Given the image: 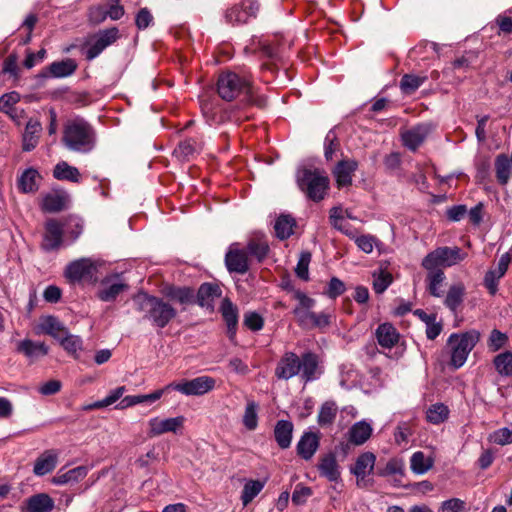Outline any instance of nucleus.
I'll return each mask as SVG.
<instances>
[{
	"instance_id": "nucleus-44",
	"label": "nucleus",
	"mask_w": 512,
	"mask_h": 512,
	"mask_svg": "<svg viewBox=\"0 0 512 512\" xmlns=\"http://www.w3.org/2000/svg\"><path fill=\"white\" fill-rule=\"evenodd\" d=\"M444 280L445 274L442 270L432 271L428 273L427 289L432 296L440 298L444 295V290L442 289Z\"/></svg>"
},
{
	"instance_id": "nucleus-22",
	"label": "nucleus",
	"mask_w": 512,
	"mask_h": 512,
	"mask_svg": "<svg viewBox=\"0 0 512 512\" xmlns=\"http://www.w3.org/2000/svg\"><path fill=\"white\" fill-rule=\"evenodd\" d=\"M221 293L222 291L218 284L203 283L198 289L196 302L203 308L213 310L214 302L221 296Z\"/></svg>"
},
{
	"instance_id": "nucleus-3",
	"label": "nucleus",
	"mask_w": 512,
	"mask_h": 512,
	"mask_svg": "<svg viewBox=\"0 0 512 512\" xmlns=\"http://www.w3.org/2000/svg\"><path fill=\"white\" fill-rule=\"evenodd\" d=\"M294 298L298 304L293 309V315L299 327L304 330L319 329L324 330L332 324L335 318L334 314L329 311L319 313L313 312L316 301L304 292L296 290Z\"/></svg>"
},
{
	"instance_id": "nucleus-30",
	"label": "nucleus",
	"mask_w": 512,
	"mask_h": 512,
	"mask_svg": "<svg viewBox=\"0 0 512 512\" xmlns=\"http://www.w3.org/2000/svg\"><path fill=\"white\" fill-rule=\"evenodd\" d=\"M69 201V195L64 191H53L46 194L42 200V209L46 212H59Z\"/></svg>"
},
{
	"instance_id": "nucleus-29",
	"label": "nucleus",
	"mask_w": 512,
	"mask_h": 512,
	"mask_svg": "<svg viewBox=\"0 0 512 512\" xmlns=\"http://www.w3.org/2000/svg\"><path fill=\"white\" fill-rule=\"evenodd\" d=\"M17 351L24 354L30 360H36L46 356L49 352L48 346L44 342H36L31 339H24L17 344Z\"/></svg>"
},
{
	"instance_id": "nucleus-26",
	"label": "nucleus",
	"mask_w": 512,
	"mask_h": 512,
	"mask_svg": "<svg viewBox=\"0 0 512 512\" xmlns=\"http://www.w3.org/2000/svg\"><path fill=\"white\" fill-rule=\"evenodd\" d=\"M59 453L56 450L50 449L44 451L35 461L33 473L36 476H44L52 472L58 461Z\"/></svg>"
},
{
	"instance_id": "nucleus-6",
	"label": "nucleus",
	"mask_w": 512,
	"mask_h": 512,
	"mask_svg": "<svg viewBox=\"0 0 512 512\" xmlns=\"http://www.w3.org/2000/svg\"><path fill=\"white\" fill-rule=\"evenodd\" d=\"M217 92L225 101H232L241 95L248 96L251 93L250 81L234 72H226L218 78Z\"/></svg>"
},
{
	"instance_id": "nucleus-19",
	"label": "nucleus",
	"mask_w": 512,
	"mask_h": 512,
	"mask_svg": "<svg viewBox=\"0 0 512 512\" xmlns=\"http://www.w3.org/2000/svg\"><path fill=\"white\" fill-rule=\"evenodd\" d=\"M302 379L305 382H311L319 378L321 370L319 369L318 356L313 352H306L300 357Z\"/></svg>"
},
{
	"instance_id": "nucleus-60",
	"label": "nucleus",
	"mask_w": 512,
	"mask_h": 512,
	"mask_svg": "<svg viewBox=\"0 0 512 512\" xmlns=\"http://www.w3.org/2000/svg\"><path fill=\"white\" fill-rule=\"evenodd\" d=\"M489 440L497 445H508L512 443V429L507 427H503L495 430L491 435Z\"/></svg>"
},
{
	"instance_id": "nucleus-53",
	"label": "nucleus",
	"mask_w": 512,
	"mask_h": 512,
	"mask_svg": "<svg viewBox=\"0 0 512 512\" xmlns=\"http://www.w3.org/2000/svg\"><path fill=\"white\" fill-rule=\"evenodd\" d=\"M337 413V406L334 402H325L318 414V423L321 426L330 425L333 423Z\"/></svg>"
},
{
	"instance_id": "nucleus-59",
	"label": "nucleus",
	"mask_w": 512,
	"mask_h": 512,
	"mask_svg": "<svg viewBox=\"0 0 512 512\" xmlns=\"http://www.w3.org/2000/svg\"><path fill=\"white\" fill-rule=\"evenodd\" d=\"M311 261V254L309 252H303L301 253L297 266L295 268L296 275L304 280L307 281L309 279V264Z\"/></svg>"
},
{
	"instance_id": "nucleus-42",
	"label": "nucleus",
	"mask_w": 512,
	"mask_h": 512,
	"mask_svg": "<svg viewBox=\"0 0 512 512\" xmlns=\"http://www.w3.org/2000/svg\"><path fill=\"white\" fill-rule=\"evenodd\" d=\"M61 224L68 243L74 242L83 231V222L78 217H69L64 222H61Z\"/></svg>"
},
{
	"instance_id": "nucleus-55",
	"label": "nucleus",
	"mask_w": 512,
	"mask_h": 512,
	"mask_svg": "<svg viewBox=\"0 0 512 512\" xmlns=\"http://www.w3.org/2000/svg\"><path fill=\"white\" fill-rule=\"evenodd\" d=\"M421 54H425L423 59L435 57L436 55H438L437 44L434 42L421 43L415 48H413L410 53L411 57H417L420 56Z\"/></svg>"
},
{
	"instance_id": "nucleus-31",
	"label": "nucleus",
	"mask_w": 512,
	"mask_h": 512,
	"mask_svg": "<svg viewBox=\"0 0 512 512\" xmlns=\"http://www.w3.org/2000/svg\"><path fill=\"white\" fill-rule=\"evenodd\" d=\"M373 428L365 420L356 422L348 431V440L356 446L363 445L372 435Z\"/></svg>"
},
{
	"instance_id": "nucleus-62",
	"label": "nucleus",
	"mask_w": 512,
	"mask_h": 512,
	"mask_svg": "<svg viewBox=\"0 0 512 512\" xmlns=\"http://www.w3.org/2000/svg\"><path fill=\"white\" fill-rule=\"evenodd\" d=\"M195 151V141L192 139H186L178 144L174 150V153L179 158L187 159L192 156Z\"/></svg>"
},
{
	"instance_id": "nucleus-64",
	"label": "nucleus",
	"mask_w": 512,
	"mask_h": 512,
	"mask_svg": "<svg viewBox=\"0 0 512 512\" xmlns=\"http://www.w3.org/2000/svg\"><path fill=\"white\" fill-rule=\"evenodd\" d=\"M466 504L459 498H451L442 502L440 512H465Z\"/></svg>"
},
{
	"instance_id": "nucleus-5",
	"label": "nucleus",
	"mask_w": 512,
	"mask_h": 512,
	"mask_svg": "<svg viewBox=\"0 0 512 512\" xmlns=\"http://www.w3.org/2000/svg\"><path fill=\"white\" fill-rule=\"evenodd\" d=\"M480 333L470 330L464 333H453L449 336L447 344L451 347V365L458 369L462 367L470 352L479 341Z\"/></svg>"
},
{
	"instance_id": "nucleus-52",
	"label": "nucleus",
	"mask_w": 512,
	"mask_h": 512,
	"mask_svg": "<svg viewBox=\"0 0 512 512\" xmlns=\"http://www.w3.org/2000/svg\"><path fill=\"white\" fill-rule=\"evenodd\" d=\"M426 79V76L405 74L400 81V88L405 94H411L415 92Z\"/></svg>"
},
{
	"instance_id": "nucleus-40",
	"label": "nucleus",
	"mask_w": 512,
	"mask_h": 512,
	"mask_svg": "<svg viewBox=\"0 0 512 512\" xmlns=\"http://www.w3.org/2000/svg\"><path fill=\"white\" fill-rule=\"evenodd\" d=\"M87 473L88 469L85 466H78L66 472L59 471L53 478V483L56 485L75 483L86 477Z\"/></svg>"
},
{
	"instance_id": "nucleus-48",
	"label": "nucleus",
	"mask_w": 512,
	"mask_h": 512,
	"mask_svg": "<svg viewBox=\"0 0 512 512\" xmlns=\"http://www.w3.org/2000/svg\"><path fill=\"white\" fill-rule=\"evenodd\" d=\"M58 342L67 353L76 358L78 357V352L83 348L82 339L77 335L70 334L68 331L58 340Z\"/></svg>"
},
{
	"instance_id": "nucleus-46",
	"label": "nucleus",
	"mask_w": 512,
	"mask_h": 512,
	"mask_svg": "<svg viewBox=\"0 0 512 512\" xmlns=\"http://www.w3.org/2000/svg\"><path fill=\"white\" fill-rule=\"evenodd\" d=\"M295 220L288 215H281L276 219L274 229L276 236L281 239H287L293 234Z\"/></svg>"
},
{
	"instance_id": "nucleus-51",
	"label": "nucleus",
	"mask_w": 512,
	"mask_h": 512,
	"mask_svg": "<svg viewBox=\"0 0 512 512\" xmlns=\"http://www.w3.org/2000/svg\"><path fill=\"white\" fill-rule=\"evenodd\" d=\"M248 255L255 257L258 261H262L269 251L268 243L260 238L249 241L246 249Z\"/></svg>"
},
{
	"instance_id": "nucleus-21",
	"label": "nucleus",
	"mask_w": 512,
	"mask_h": 512,
	"mask_svg": "<svg viewBox=\"0 0 512 512\" xmlns=\"http://www.w3.org/2000/svg\"><path fill=\"white\" fill-rule=\"evenodd\" d=\"M67 328L55 316L48 315L40 318L37 325V334H47L57 341L67 332Z\"/></svg>"
},
{
	"instance_id": "nucleus-41",
	"label": "nucleus",
	"mask_w": 512,
	"mask_h": 512,
	"mask_svg": "<svg viewBox=\"0 0 512 512\" xmlns=\"http://www.w3.org/2000/svg\"><path fill=\"white\" fill-rule=\"evenodd\" d=\"M436 250L444 267L456 265L466 257V254L461 253V249L458 247H439Z\"/></svg>"
},
{
	"instance_id": "nucleus-32",
	"label": "nucleus",
	"mask_w": 512,
	"mask_h": 512,
	"mask_svg": "<svg viewBox=\"0 0 512 512\" xmlns=\"http://www.w3.org/2000/svg\"><path fill=\"white\" fill-rule=\"evenodd\" d=\"M53 508V499L45 493L33 495L25 501V512H50Z\"/></svg>"
},
{
	"instance_id": "nucleus-47",
	"label": "nucleus",
	"mask_w": 512,
	"mask_h": 512,
	"mask_svg": "<svg viewBox=\"0 0 512 512\" xmlns=\"http://www.w3.org/2000/svg\"><path fill=\"white\" fill-rule=\"evenodd\" d=\"M493 364L495 366L496 371L499 375L505 377H512V352L505 351L503 353L498 354L494 360Z\"/></svg>"
},
{
	"instance_id": "nucleus-38",
	"label": "nucleus",
	"mask_w": 512,
	"mask_h": 512,
	"mask_svg": "<svg viewBox=\"0 0 512 512\" xmlns=\"http://www.w3.org/2000/svg\"><path fill=\"white\" fill-rule=\"evenodd\" d=\"M376 456L371 452H365L358 456L355 465L351 468L353 473L358 479H364L370 474L375 465Z\"/></svg>"
},
{
	"instance_id": "nucleus-63",
	"label": "nucleus",
	"mask_w": 512,
	"mask_h": 512,
	"mask_svg": "<svg viewBox=\"0 0 512 512\" xmlns=\"http://www.w3.org/2000/svg\"><path fill=\"white\" fill-rule=\"evenodd\" d=\"M345 289V284L342 280L337 277H332L328 283L325 295L330 299H336L345 292Z\"/></svg>"
},
{
	"instance_id": "nucleus-13",
	"label": "nucleus",
	"mask_w": 512,
	"mask_h": 512,
	"mask_svg": "<svg viewBox=\"0 0 512 512\" xmlns=\"http://www.w3.org/2000/svg\"><path fill=\"white\" fill-rule=\"evenodd\" d=\"M185 422L184 416L161 419L159 417L151 418L148 421L149 437H157L164 433H178L183 428Z\"/></svg>"
},
{
	"instance_id": "nucleus-50",
	"label": "nucleus",
	"mask_w": 512,
	"mask_h": 512,
	"mask_svg": "<svg viewBox=\"0 0 512 512\" xmlns=\"http://www.w3.org/2000/svg\"><path fill=\"white\" fill-rule=\"evenodd\" d=\"M449 416V408L443 403L431 405L426 411L428 422L438 425L443 423Z\"/></svg>"
},
{
	"instance_id": "nucleus-15",
	"label": "nucleus",
	"mask_w": 512,
	"mask_h": 512,
	"mask_svg": "<svg viewBox=\"0 0 512 512\" xmlns=\"http://www.w3.org/2000/svg\"><path fill=\"white\" fill-rule=\"evenodd\" d=\"M225 263L230 272L244 274L249 269L248 253L240 249L237 243L231 244L225 256Z\"/></svg>"
},
{
	"instance_id": "nucleus-49",
	"label": "nucleus",
	"mask_w": 512,
	"mask_h": 512,
	"mask_svg": "<svg viewBox=\"0 0 512 512\" xmlns=\"http://www.w3.org/2000/svg\"><path fill=\"white\" fill-rule=\"evenodd\" d=\"M258 410L259 405L254 400H248L246 403L244 415H243V425L246 429L253 431L258 426Z\"/></svg>"
},
{
	"instance_id": "nucleus-9",
	"label": "nucleus",
	"mask_w": 512,
	"mask_h": 512,
	"mask_svg": "<svg viewBox=\"0 0 512 512\" xmlns=\"http://www.w3.org/2000/svg\"><path fill=\"white\" fill-rule=\"evenodd\" d=\"M128 288V284L124 282L120 275L106 276L100 281L97 297L103 302H112Z\"/></svg>"
},
{
	"instance_id": "nucleus-10",
	"label": "nucleus",
	"mask_w": 512,
	"mask_h": 512,
	"mask_svg": "<svg viewBox=\"0 0 512 512\" xmlns=\"http://www.w3.org/2000/svg\"><path fill=\"white\" fill-rule=\"evenodd\" d=\"M435 125L431 122H424L413 126L401 134L403 145L410 151H416L433 132Z\"/></svg>"
},
{
	"instance_id": "nucleus-4",
	"label": "nucleus",
	"mask_w": 512,
	"mask_h": 512,
	"mask_svg": "<svg viewBox=\"0 0 512 512\" xmlns=\"http://www.w3.org/2000/svg\"><path fill=\"white\" fill-rule=\"evenodd\" d=\"M297 184L308 199L319 202L327 195L330 181L324 170L302 168L297 172Z\"/></svg>"
},
{
	"instance_id": "nucleus-33",
	"label": "nucleus",
	"mask_w": 512,
	"mask_h": 512,
	"mask_svg": "<svg viewBox=\"0 0 512 512\" xmlns=\"http://www.w3.org/2000/svg\"><path fill=\"white\" fill-rule=\"evenodd\" d=\"M293 423L289 420L277 421L274 428L275 441L281 449L290 447L293 435Z\"/></svg>"
},
{
	"instance_id": "nucleus-23",
	"label": "nucleus",
	"mask_w": 512,
	"mask_h": 512,
	"mask_svg": "<svg viewBox=\"0 0 512 512\" xmlns=\"http://www.w3.org/2000/svg\"><path fill=\"white\" fill-rule=\"evenodd\" d=\"M41 180L42 177L37 169L27 168L17 178L18 190L26 194L35 193L39 189Z\"/></svg>"
},
{
	"instance_id": "nucleus-36",
	"label": "nucleus",
	"mask_w": 512,
	"mask_h": 512,
	"mask_svg": "<svg viewBox=\"0 0 512 512\" xmlns=\"http://www.w3.org/2000/svg\"><path fill=\"white\" fill-rule=\"evenodd\" d=\"M220 311L224 321L226 322L229 337L232 338L236 334L238 324V310L237 307L228 299H223Z\"/></svg>"
},
{
	"instance_id": "nucleus-58",
	"label": "nucleus",
	"mask_w": 512,
	"mask_h": 512,
	"mask_svg": "<svg viewBox=\"0 0 512 512\" xmlns=\"http://www.w3.org/2000/svg\"><path fill=\"white\" fill-rule=\"evenodd\" d=\"M503 276L504 275H500L499 272L494 268H491L486 272L484 276V286L487 288L491 295H495L497 293L499 280Z\"/></svg>"
},
{
	"instance_id": "nucleus-8",
	"label": "nucleus",
	"mask_w": 512,
	"mask_h": 512,
	"mask_svg": "<svg viewBox=\"0 0 512 512\" xmlns=\"http://www.w3.org/2000/svg\"><path fill=\"white\" fill-rule=\"evenodd\" d=\"M215 379L210 376H199L191 380L173 382L166 386V389H173L186 396H200L213 390Z\"/></svg>"
},
{
	"instance_id": "nucleus-2",
	"label": "nucleus",
	"mask_w": 512,
	"mask_h": 512,
	"mask_svg": "<svg viewBox=\"0 0 512 512\" xmlns=\"http://www.w3.org/2000/svg\"><path fill=\"white\" fill-rule=\"evenodd\" d=\"M137 311L153 327L163 329L177 316V310L163 298L139 292L133 297Z\"/></svg>"
},
{
	"instance_id": "nucleus-27",
	"label": "nucleus",
	"mask_w": 512,
	"mask_h": 512,
	"mask_svg": "<svg viewBox=\"0 0 512 512\" xmlns=\"http://www.w3.org/2000/svg\"><path fill=\"white\" fill-rule=\"evenodd\" d=\"M41 132L42 125L38 120L30 119L27 122L22 137V148L24 151L29 152L36 148Z\"/></svg>"
},
{
	"instance_id": "nucleus-16",
	"label": "nucleus",
	"mask_w": 512,
	"mask_h": 512,
	"mask_svg": "<svg viewBox=\"0 0 512 512\" xmlns=\"http://www.w3.org/2000/svg\"><path fill=\"white\" fill-rule=\"evenodd\" d=\"M66 241L63 226L60 221L51 219L46 222L43 248L46 251L58 249Z\"/></svg>"
},
{
	"instance_id": "nucleus-39",
	"label": "nucleus",
	"mask_w": 512,
	"mask_h": 512,
	"mask_svg": "<svg viewBox=\"0 0 512 512\" xmlns=\"http://www.w3.org/2000/svg\"><path fill=\"white\" fill-rule=\"evenodd\" d=\"M49 73L54 78H65L72 75L77 69V63L71 58L56 61L50 64Z\"/></svg>"
},
{
	"instance_id": "nucleus-12",
	"label": "nucleus",
	"mask_w": 512,
	"mask_h": 512,
	"mask_svg": "<svg viewBox=\"0 0 512 512\" xmlns=\"http://www.w3.org/2000/svg\"><path fill=\"white\" fill-rule=\"evenodd\" d=\"M95 272V263L89 258H81L66 266L65 277L71 282H80L93 277Z\"/></svg>"
},
{
	"instance_id": "nucleus-35",
	"label": "nucleus",
	"mask_w": 512,
	"mask_h": 512,
	"mask_svg": "<svg viewBox=\"0 0 512 512\" xmlns=\"http://www.w3.org/2000/svg\"><path fill=\"white\" fill-rule=\"evenodd\" d=\"M53 177L59 181H69L72 183H79L81 181L79 169L71 166L66 161H60L54 166Z\"/></svg>"
},
{
	"instance_id": "nucleus-57",
	"label": "nucleus",
	"mask_w": 512,
	"mask_h": 512,
	"mask_svg": "<svg viewBox=\"0 0 512 512\" xmlns=\"http://www.w3.org/2000/svg\"><path fill=\"white\" fill-rule=\"evenodd\" d=\"M392 283V277L390 273L379 272L373 274V289L375 293H383Z\"/></svg>"
},
{
	"instance_id": "nucleus-37",
	"label": "nucleus",
	"mask_w": 512,
	"mask_h": 512,
	"mask_svg": "<svg viewBox=\"0 0 512 512\" xmlns=\"http://www.w3.org/2000/svg\"><path fill=\"white\" fill-rule=\"evenodd\" d=\"M465 286L463 283L451 285L444 299V305L452 312L456 313L462 305L465 296Z\"/></svg>"
},
{
	"instance_id": "nucleus-34",
	"label": "nucleus",
	"mask_w": 512,
	"mask_h": 512,
	"mask_svg": "<svg viewBox=\"0 0 512 512\" xmlns=\"http://www.w3.org/2000/svg\"><path fill=\"white\" fill-rule=\"evenodd\" d=\"M494 166L497 182L506 186L512 177V161L506 154L501 153L496 156Z\"/></svg>"
},
{
	"instance_id": "nucleus-54",
	"label": "nucleus",
	"mask_w": 512,
	"mask_h": 512,
	"mask_svg": "<svg viewBox=\"0 0 512 512\" xmlns=\"http://www.w3.org/2000/svg\"><path fill=\"white\" fill-rule=\"evenodd\" d=\"M20 95L13 91L6 93L0 97V111L13 116V112H17L15 105L19 102Z\"/></svg>"
},
{
	"instance_id": "nucleus-14",
	"label": "nucleus",
	"mask_w": 512,
	"mask_h": 512,
	"mask_svg": "<svg viewBox=\"0 0 512 512\" xmlns=\"http://www.w3.org/2000/svg\"><path fill=\"white\" fill-rule=\"evenodd\" d=\"M300 370V357L294 352H286L275 368V376L278 379L289 380L298 375Z\"/></svg>"
},
{
	"instance_id": "nucleus-18",
	"label": "nucleus",
	"mask_w": 512,
	"mask_h": 512,
	"mask_svg": "<svg viewBox=\"0 0 512 512\" xmlns=\"http://www.w3.org/2000/svg\"><path fill=\"white\" fill-rule=\"evenodd\" d=\"M475 57L473 52H467L455 59L449 66L445 67L442 73L444 78L447 79V82L452 84L459 83L462 80L461 76H454L453 73L460 70L465 72L471 66Z\"/></svg>"
},
{
	"instance_id": "nucleus-11",
	"label": "nucleus",
	"mask_w": 512,
	"mask_h": 512,
	"mask_svg": "<svg viewBox=\"0 0 512 512\" xmlns=\"http://www.w3.org/2000/svg\"><path fill=\"white\" fill-rule=\"evenodd\" d=\"M259 9L257 2L253 0H242L239 5H235L225 12V19L230 24H242L256 16Z\"/></svg>"
},
{
	"instance_id": "nucleus-43",
	"label": "nucleus",
	"mask_w": 512,
	"mask_h": 512,
	"mask_svg": "<svg viewBox=\"0 0 512 512\" xmlns=\"http://www.w3.org/2000/svg\"><path fill=\"white\" fill-rule=\"evenodd\" d=\"M433 466V459L426 457L422 451H417L412 454L410 459V468L417 474L422 475L429 471Z\"/></svg>"
},
{
	"instance_id": "nucleus-24",
	"label": "nucleus",
	"mask_w": 512,
	"mask_h": 512,
	"mask_svg": "<svg viewBox=\"0 0 512 512\" xmlns=\"http://www.w3.org/2000/svg\"><path fill=\"white\" fill-rule=\"evenodd\" d=\"M375 337L379 346L391 349L398 343L400 334L391 323L386 322L377 327Z\"/></svg>"
},
{
	"instance_id": "nucleus-25",
	"label": "nucleus",
	"mask_w": 512,
	"mask_h": 512,
	"mask_svg": "<svg viewBox=\"0 0 512 512\" xmlns=\"http://www.w3.org/2000/svg\"><path fill=\"white\" fill-rule=\"evenodd\" d=\"M162 294L171 301L178 302L181 305H188L194 302V291L190 287H179L166 285L162 288Z\"/></svg>"
},
{
	"instance_id": "nucleus-56",
	"label": "nucleus",
	"mask_w": 512,
	"mask_h": 512,
	"mask_svg": "<svg viewBox=\"0 0 512 512\" xmlns=\"http://www.w3.org/2000/svg\"><path fill=\"white\" fill-rule=\"evenodd\" d=\"M507 342L508 336L505 333L494 329L491 331L488 339V348L490 351L496 352L503 348Z\"/></svg>"
},
{
	"instance_id": "nucleus-20",
	"label": "nucleus",
	"mask_w": 512,
	"mask_h": 512,
	"mask_svg": "<svg viewBox=\"0 0 512 512\" xmlns=\"http://www.w3.org/2000/svg\"><path fill=\"white\" fill-rule=\"evenodd\" d=\"M317 468L320 476L325 477L330 482H338L340 480V466L337 462L335 454L328 453L322 456L319 459Z\"/></svg>"
},
{
	"instance_id": "nucleus-61",
	"label": "nucleus",
	"mask_w": 512,
	"mask_h": 512,
	"mask_svg": "<svg viewBox=\"0 0 512 512\" xmlns=\"http://www.w3.org/2000/svg\"><path fill=\"white\" fill-rule=\"evenodd\" d=\"M357 247L366 254L372 253L375 246H377L378 239L370 234L357 236L354 240Z\"/></svg>"
},
{
	"instance_id": "nucleus-28",
	"label": "nucleus",
	"mask_w": 512,
	"mask_h": 512,
	"mask_svg": "<svg viewBox=\"0 0 512 512\" xmlns=\"http://www.w3.org/2000/svg\"><path fill=\"white\" fill-rule=\"evenodd\" d=\"M319 447V437L313 432H304L297 443V453L304 460H310Z\"/></svg>"
},
{
	"instance_id": "nucleus-45",
	"label": "nucleus",
	"mask_w": 512,
	"mask_h": 512,
	"mask_svg": "<svg viewBox=\"0 0 512 512\" xmlns=\"http://www.w3.org/2000/svg\"><path fill=\"white\" fill-rule=\"evenodd\" d=\"M265 483V480L246 481L241 493L243 506H247L263 490Z\"/></svg>"
},
{
	"instance_id": "nucleus-1",
	"label": "nucleus",
	"mask_w": 512,
	"mask_h": 512,
	"mask_svg": "<svg viewBox=\"0 0 512 512\" xmlns=\"http://www.w3.org/2000/svg\"><path fill=\"white\" fill-rule=\"evenodd\" d=\"M64 147L79 154L91 153L97 144V134L93 126L83 118L68 120L62 133Z\"/></svg>"
},
{
	"instance_id": "nucleus-7",
	"label": "nucleus",
	"mask_w": 512,
	"mask_h": 512,
	"mask_svg": "<svg viewBox=\"0 0 512 512\" xmlns=\"http://www.w3.org/2000/svg\"><path fill=\"white\" fill-rule=\"evenodd\" d=\"M119 38V30L116 27L101 30L91 36L84 46L86 59L91 61L98 57L108 46Z\"/></svg>"
},
{
	"instance_id": "nucleus-17",
	"label": "nucleus",
	"mask_w": 512,
	"mask_h": 512,
	"mask_svg": "<svg viewBox=\"0 0 512 512\" xmlns=\"http://www.w3.org/2000/svg\"><path fill=\"white\" fill-rule=\"evenodd\" d=\"M358 169V162L354 159H343L334 167L332 174L338 188L350 186L355 171Z\"/></svg>"
}]
</instances>
